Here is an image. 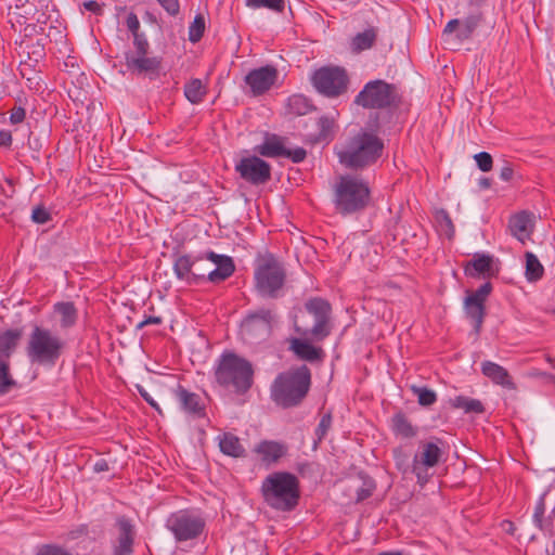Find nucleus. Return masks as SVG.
<instances>
[{
  "label": "nucleus",
  "instance_id": "nucleus-1",
  "mask_svg": "<svg viewBox=\"0 0 555 555\" xmlns=\"http://www.w3.org/2000/svg\"><path fill=\"white\" fill-rule=\"evenodd\" d=\"M384 149V141L376 133L361 129L337 149L336 155L344 167L357 171L375 165Z\"/></svg>",
  "mask_w": 555,
  "mask_h": 555
},
{
  "label": "nucleus",
  "instance_id": "nucleus-2",
  "mask_svg": "<svg viewBox=\"0 0 555 555\" xmlns=\"http://www.w3.org/2000/svg\"><path fill=\"white\" fill-rule=\"evenodd\" d=\"M311 387V371L300 365L280 373L271 386V399L284 409L299 405Z\"/></svg>",
  "mask_w": 555,
  "mask_h": 555
},
{
  "label": "nucleus",
  "instance_id": "nucleus-3",
  "mask_svg": "<svg viewBox=\"0 0 555 555\" xmlns=\"http://www.w3.org/2000/svg\"><path fill=\"white\" fill-rule=\"evenodd\" d=\"M260 491L266 504L280 512L295 509L300 499L299 480L288 472L269 474L262 480Z\"/></svg>",
  "mask_w": 555,
  "mask_h": 555
},
{
  "label": "nucleus",
  "instance_id": "nucleus-4",
  "mask_svg": "<svg viewBox=\"0 0 555 555\" xmlns=\"http://www.w3.org/2000/svg\"><path fill=\"white\" fill-rule=\"evenodd\" d=\"M371 201L369 183L351 175L339 177L334 186V205L338 214L348 216L364 210Z\"/></svg>",
  "mask_w": 555,
  "mask_h": 555
},
{
  "label": "nucleus",
  "instance_id": "nucleus-5",
  "mask_svg": "<svg viewBox=\"0 0 555 555\" xmlns=\"http://www.w3.org/2000/svg\"><path fill=\"white\" fill-rule=\"evenodd\" d=\"M65 347L66 343L59 335L35 325L28 337L26 353L33 364L53 367Z\"/></svg>",
  "mask_w": 555,
  "mask_h": 555
},
{
  "label": "nucleus",
  "instance_id": "nucleus-6",
  "mask_svg": "<svg viewBox=\"0 0 555 555\" xmlns=\"http://www.w3.org/2000/svg\"><path fill=\"white\" fill-rule=\"evenodd\" d=\"M253 375L250 362L233 352L222 353L215 371L217 383L233 388L237 393H244L251 387Z\"/></svg>",
  "mask_w": 555,
  "mask_h": 555
},
{
  "label": "nucleus",
  "instance_id": "nucleus-7",
  "mask_svg": "<svg viewBox=\"0 0 555 555\" xmlns=\"http://www.w3.org/2000/svg\"><path fill=\"white\" fill-rule=\"evenodd\" d=\"M255 288L263 298H279L286 281L283 263L272 254L259 258L255 268Z\"/></svg>",
  "mask_w": 555,
  "mask_h": 555
},
{
  "label": "nucleus",
  "instance_id": "nucleus-8",
  "mask_svg": "<svg viewBox=\"0 0 555 555\" xmlns=\"http://www.w3.org/2000/svg\"><path fill=\"white\" fill-rule=\"evenodd\" d=\"M165 528L177 543H183L199 539L205 532L206 520L198 509L183 508L168 515Z\"/></svg>",
  "mask_w": 555,
  "mask_h": 555
},
{
  "label": "nucleus",
  "instance_id": "nucleus-9",
  "mask_svg": "<svg viewBox=\"0 0 555 555\" xmlns=\"http://www.w3.org/2000/svg\"><path fill=\"white\" fill-rule=\"evenodd\" d=\"M353 102L366 109H384L398 106L401 95L396 85L375 79L364 85Z\"/></svg>",
  "mask_w": 555,
  "mask_h": 555
},
{
  "label": "nucleus",
  "instance_id": "nucleus-10",
  "mask_svg": "<svg viewBox=\"0 0 555 555\" xmlns=\"http://www.w3.org/2000/svg\"><path fill=\"white\" fill-rule=\"evenodd\" d=\"M193 268L194 272L202 275L198 280V285L206 281L215 284L221 283L230 278L235 271V266L231 257L218 255L214 251L195 255Z\"/></svg>",
  "mask_w": 555,
  "mask_h": 555
},
{
  "label": "nucleus",
  "instance_id": "nucleus-11",
  "mask_svg": "<svg viewBox=\"0 0 555 555\" xmlns=\"http://www.w3.org/2000/svg\"><path fill=\"white\" fill-rule=\"evenodd\" d=\"M312 86L326 98L344 94L349 85L347 70L339 66H323L312 74Z\"/></svg>",
  "mask_w": 555,
  "mask_h": 555
},
{
  "label": "nucleus",
  "instance_id": "nucleus-12",
  "mask_svg": "<svg viewBox=\"0 0 555 555\" xmlns=\"http://www.w3.org/2000/svg\"><path fill=\"white\" fill-rule=\"evenodd\" d=\"M306 311L313 318V326L306 332L317 341H323L333 331L332 306L321 297H312L305 304Z\"/></svg>",
  "mask_w": 555,
  "mask_h": 555
},
{
  "label": "nucleus",
  "instance_id": "nucleus-13",
  "mask_svg": "<svg viewBox=\"0 0 555 555\" xmlns=\"http://www.w3.org/2000/svg\"><path fill=\"white\" fill-rule=\"evenodd\" d=\"M491 292L492 284L490 282L483 283L474 292H466L464 312L470 321L476 335H479L481 332L486 317V301Z\"/></svg>",
  "mask_w": 555,
  "mask_h": 555
},
{
  "label": "nucleus",
  "instance_id": "nucleus-14",
  "mask_svg": "<svg viewBox=\"0 0 555 555\" xmlns=\"http://www.w3.org/2000/svg\"><path fill=\"white\" fill-rule=\"evenodd\" d=\"M274 314L269 309L249 313L242 323V334L251 344L266 340L271 332Z\"/></svg>",
  "mask_w": 555,
  "mask_h": 555
},
{
  "label": "nucleus",
  "instance_id": "nucleus-15",
  "mask_svg": "<svg viewBox=\"0 0 555 555\" xmlns=\"http://www.w3.org/2000/svg\"><path fill=\"white\" fill-rule=\"evenodd\" d=\"M240 177L253 185L267 183L271 179V166L258 156L243 157L235 164Z\"/></svg>",
  "mask_w": 555,
  "mask_h": 555
},
{
  "label": "nucleus",
  "instance_id": "nucleus-16",
  "mask_svg": "<svg viewBox=\"0 0 555 555\" xmlns=\"http://www.w3.org/2000/svg\"><path fill=\"white\" fill-rule=\"evenodd\" d=\"M125 65L132 75L155 80L162 74L163 59L160 56H149L147 54L134 55L131 51H128L125 53Z\"/></svg>",
  "mask_w": 555,
  "mask_h": 555
},
{
  "label": "nucleus",
  "instance_id": "nucleus-17",
  "mask_svg": "<svg viewBox=\"0 0 555 555\" xmlns=\"http://www.w3.org/2000/svg\"><path fill=\"white\" fill-rule=\"evenodd\" d=\"M279 77V70L273 65H266L251 69L244 78L254 96H259L268 92L275 83Z\"/></svg>",
  "mask_w": 555,
  "mask_h": 555
},
{
  "label": "nucleus",
  "instance_id": "nucleus-18",
  "mask_svg": "<svg viewBox=\"0 0 555 555\" xmlns=\"http://www.w3.org/2000/svg\"><path fill=\"white\" fill-rule=\"evenodd\" d=\"M49 0H16L14 7L10 5L9 17L12 26L15 27L17 24L24 28L27 24L33 23L36 9L48 8Z\"/></svg>",
  "mask_w": 555,
  "mask_h": 555
},
{
  "label": "nucleus",
  "instance_id": "nucleus-19",
  "mask_svg": "<svg viewBox=\"0 0 555 555\" xmlns=\"http://www.w3.org/2000/svg\"><path fill=\"white\" fill-rule=\"evenodd\" d=\"M115 526L118 529V537L113 544L112 555H132L134 543V526L126 516H119Z\"/></svg>",
  "mask_w": 555,
  "mask_h": 555
},
{
  "label": "nucleus",
  "instance_id": "nucleus-20",
  "mask_svg": "<svg viewBox=\"0 0 555 555\" xmlns=\"http://www.w3.org/2000/svg\"><path fill=\"white\" fill-rule=\"evenodd\" d=\"M194 256L192 254H172V270L177 280L185 283L186 285H198L201 274L194 272Z\"/></svg>",
  "mask_w": 555,
  "mask_h": 555
},
{
  "label": "nucleus",
  "instance_id": "nucleus-21",
  "mask_svg": "<svg viewBox=\"0 0 555 555\" xmlns=\"http://www.w3.org/2000/svg\"><path fill=\"white\" fill-rule=\"evenodd\" d=\"M254 452L259 456L261 463L271 466L286 455L287 447L280 441L262 440L254 448Z\"/></svg>",
  "mask_w": 555,
  "mask_h": 555
},
{
  "label": "nucleus",
  "instance_id": "nucleus-22",
  "mask_svg": "<svg viewBox=\"0 0 555 555\" xmlns=\"http://www.w3.org/2000/svg\"><path fill=\"white\" fill-rule=\"evenodd\" d=\"M175 397L185 413L192 414L195 417H203L205 415V406L197 393L191 392L179 385L175 389Z\"/></svg>",
  "mask_w": 555,
  "mask_h": 555
},
{
  "label": "nucleus",
  "instance_id": "nucleus-23",
  "mask_svg": "<svg viewBox=\"0 0 555 555\" xmlns=\"http://www.w3.org/2000/svg\"><path fill=\"white\" fill-rule=\"evenodd\" d=\"M439 443H441L439 439H437V441L422 442L420 452L413 457V463L425 466L426 468L435 467L440 462L443 454Z\"/></svg>",
  "mask_w": 555,
  "mask_h": 555
},
{
  "label": "nucleus",
  "instance_id": "nucleus-24",
  "mask_svg": "<svg viewBox=\"0 0 555 555\" xmlns=\"http://www.w3.org/2000/svg\"><path fill=\"white\" fill-rule=\"evenodd\" d=\"M481 373L496 385L509 390L516 389V385L508 371L495 362L489 360L483 361L481 363Z\"/></svg>",
  "mask_w": 555,
  "mask_h": 555
},
{
  "label": "nucleus",
  "instance_id": "nucleus-25",
  "mask_svg": "<svg viewBox=\"0 0 555 555\" xmlns=\"http://www.w3.org/2000/svg\"><path fill=\"white\" fill-rule=\"evenodd\" d=\"M492 269L493 257L488 254L476 253L473 259L465 266L464 272L469 278H477L479 275L489 278L494 274Z\"/></svg>",
  "mask_w": 555,
  "mask_h": 555
},
{
  "label": "nucleus",
  "instance_id": "nucleus-26",
  "mask_svg": "<svg viewBox=\"0 0 555 555\" xmlns=\"http://www.w3.org/2000/svg\"><path fill=\"white\" fill-rule=\"evenodd\" d=\"M291 350L300 359L308 362H317L322 360L324 351L321 347H315L311 343L294 338L291 343Z\"/></svg>",
  "mask_w": 555,
  "mask_h": 555
},
{
  "label": "nucleus",
  "instance_id": "nucleus-27",
  "mask_svg": "<svg viewBox=\"0 0 555 555\" xmlns=\"http://www.w3.org/2000/svg\"><path fill=\"white\" fill-rule=\"evenodd\" d=\"M55 17H57V13L54 8H51L50 4L48 8L36 9L33 23L27 24V26L24 28L25 36H31L34 33L39 34L40 28H44L50 25Z\"/></svg>",
  "mask_w": 555,
  "mask_h": 555
},
{
  "label": "nucleus",
  "instance_id": "nucleus-28",
  "mask_svg": "<svg viewBox=\"0 0 555 555\" xmlns=\"http://www.w3.org/2000/svg\"><path fill=\"white\" fill-rule=\"evenodd\" d=\"M508 228L513 236L525 243L531 234V218L526 211L519 212L511 218Z\"/></svg>",
  "mask_w": 555,
  "mask_h": 555
},
{
  "label": "nucleus",
  "instance_id": "nucleus-29",
  "mask_svg": "<svg viewBox=\"0 0 555 555\" xmlns=\"http://www.w3.org/2000/svg\"><path fill=\"white\" fill-rule=\"evenodd\" d=\"M53 310L60 315V327L68 330L76 325L78 310L72 301H59L53 305Z\"/></svg>",
  "mask_w": 555,
  "mask_h": 555
},
{
  "label": "nucleus",
  "instance_id": "nucleus-30",
  "mask_svg": "<svg viewBox=\"0 0 555 555\" xmlns=\"http://www.w3.org/2000/svg\"><path fill=\"white\" fill-rule=\"evenodd\" d=\"M220 451L228 456L242 457L245 455V448L237 436L232 433H223L218 436Z\"/></svg>",
  "mask_w": 555,
  "mask_h": 555
},
{
  "label": "nucleus",
  "instance_id": "nucleus-31",
  "mask_svg": "<svg viewBox=\"0 0 555 555\" xmlns=\"http://www.w3.org/2000/svg\"><path fill=\"white\" fill-rule=\"evenodd\" d=\"M285 150L282 139L275 134L255 147V152L264 157H284Z\"/></svg>",
  "mask_w": 555,
  "mask_h": 555
},
{
  "label": "nucleus",
  "instance_id": "nucleus-32",
  "mask_svg": "<svg viewBox=\"0 0 555 555\" xmlns=\"http://www.w3.org/2000/svg\"><path fill=\"white\" fill-rule=\"evenodd\" d=\"M319 132L315 137L310 139L311 143H328L335 135V119L328 116H322L318 120Z\"/></svg>",
  "mask_w": 555,
  "mask_h": 555
},
{
  "label": "nucleus",
  "instance_id": "nucleus-33",
  "mask_svg": "<svg viewBox=\"0 0 555 555\" xmlns=\"http://www.w3.org/2000/svg\"><path fill=\"white\" fill-rule=\"evenodd\" d=\"M314 109L310 99L304 94H293L287 100V111L296 116H304Z\"/></svg>",
  "mask_w": 555,
  "mask_h": 555
},
{
  "label": "nucleus",
  "instance_id": "nucleus-34",
  "mask_svg": "<svg viewBox=\"0 0 555 555\" xmlns=\"http://www.w3.org/2000/svg\"><path fill=\"white\" fill-rule=\"evenodd\" d=\"M44 42L41 39H38L36 42L30 41H22L20 47L23 50V53L26 54L27 59L25 61L30 62L35 66L39 64L46 56V48Z\"/></svg>",
  "mask_w": 555,
  "mask_h": 555
},
{
  "label": "nucleus",
  "instance_id": "nucleus-35",
  "mask_svg": "<svg viewBox=\"0 0 555 555\" xmlns=\"http://www.w3.org/2000/svg\"><path fill=\"white\" fill-rule=\"evenodd\" d=\"M450 405L454 409L463 410L466 414H482L485 412V406L480 400L465 396H456L450 399Z\"/></svg>",
  "mask_w": 555,
  "mask_h": 555
},
{
  "label": "nucleus",
  "instance_id": "nucleus-36",
  "mask_svg": "<svg viewBox=\"0 0 555 555\" xmlns=\"http://www.w3.org/2000/svg\"><path fill=\"white\" fill-rule=\"evenodd\" d=\"M392 430L397 436L402 438H413L417 434V429L411 424L403 413H397L392 420Z\"/></svg>",
  "mask_w": 555,
  "mask_h": 555
},
{
  "label": "nucleus",
  "instance_id": "nucleus-37",
  "mask_svg": "<svg viewBox=\"0 0 555 555\" xmlns=\"http://www.w3.org/2000/svg\"><path fill=\"white\" fill-rule=\"evenodd\" d=\"M36 67L37 66L28 61H21L18 65V72L21 76L26 79L27 87L30 90L38 91L41 88V77Z\"/></svg>",
  "mask_w": 555,
  "mask_h": 555
},
{
  "label": "nucleus",
  "instance_id": "nucleus-38",
  "mask_svg": "<svg viewBox=\"0 0 555 555\" xmlns=\"http://www.w3.org/2000/svg\"><path fill=\"white\" fill-rule=\"evenodd\" d=\"M22 337V330H8L0 334V358L9 357Z\"/></svg>",
  "mask_w": 555,
  "mask_h": 555
},
{
  "label": "nucleus",
  "instance_id": "nucleus-39",
  "mask_svg": "<svg viewBox=\"0 0 555 555\" xmlns=\"http://www.w3.org/2000/svg\"><path fill=\"white\" fill-rule=\"evenodd\" d=\"M483 21V14L480 11L470 13L464 21L463 26L459 29L456 38L459 40H466L470 38L472 34Z\"/></svg>",
  "mask_w": 555,
  "mask_h": 555
},
{
  "label": "nucleus",
  "instance_id": "nucleus-40",
  "mask_svg": "<svg viewBox=\"0 0 555 555\" xmlns=\"http://www.w3.org/2000/svg\"><path fill=\"white\" fill-rule=\"evenodd\" d=\"M525 257H526V271H525L526 279L529 282H537V281L541 280L543 276V273H544V268L541 264L538 257L531 251H527Z\"/></svg>",
  "mask_w": 555,
  "mask_h": 555
},
{
  "label": "nucleus",
  "instance_id": "nucleus-41",
  "mask_svg": "<svg viewBox=\"0 0 555 555\" xmlns=\"http://www.w3.org/2000/svg\"><path fill=\"white\" fill-rule=\"evenodd\" d=\"M377 38V30L370 27L362 33L356 35L352 40V47L357 51H364L373 47Z\"/></svg>",
  "mask_w": 555,
  "mask_h": 555
},
{
  "label": "nucleus",
  "instance_id": "nucleus-42",
  "mask_svg": "<svg viewBox=\"0 0 555 555\" xmlns=\"http://www.w3.org/2000/svg\"><path fill=\"white\" fill-rule=\"evenodd\" d=\"M206 94V88L201 79H192L184 86V95L192 104H198Z\"/></svg>",
  "mask_w": 555,
  "mask_h": 555
},
{
  "label": "nucleus",
  "instance_id": "nucleus-43",
  "mask_svg": "<svg viewBox=\"0 0 555 555\" xmlns=\"http://www.w3.org/2000/svg\"><path fill=\"white\" fill-rule=\"evenodd\" d=\"M16 386V382L10 373V364L0 360V397L9 393Z\"/></svg>",
  "mask_w": 555,
  "mask_h": 555
},
{
  "label": "nucleus",
  "instance_id": "nucleus-44",
  "mask_svg": "<svg viewBox=\"0 0 555 555\" xmlns=\"http://www.w3.org/2000/svg\"><path fill=\"white\" fill-rule=\"evenodd\" d=\"M360 479L362 483L356 490L357 502H362L369 499L370 496L373 495L376 489V483L373 478L369 477L367 475L360 474Z\"/></svg>",
  "mask_w": 555,
  "mask_h": 555
},
{
  "label": "nucleus",
  "instance_id": "nucleus-45",
  "mask_svg": "<svg viewBox=\"0 0 555 555\" xmlns=\"http://www.w3.org/2000/svg\"><path fill=\"white\" fill-rule=\"evenodd\" d=\"M411 390L422 406H430L437 401L436 392L427 387L412 386Z\"/></svg>",
  "mask_w": 555,
  "mask_h": 555
},
{
  "label": "nucleus",
  "instance_id": "nucleus-46",
  "mask_svg": "<svg viewBox=\"0 0 555 555\" xmlns=\"http://www.w3.org/2000/svg\"><path fill=\"white\" fill-rule=\"evenodd\" d=\"M40 35H43L50 41H62L64 38L62 23L55 17L50 25L44 28H40Z\"/></svg>",
  "mask_w": 555,
  "mask_h": 555
},
{
  "label": "nucleus",
  "instance_id": "nucleus-47",
  "mask_svg": "<svg viewBox=\"0 0 555 555\" xmlns=\"http://www.w3.org/2000/svg\"><path fill=\"white\" fill-rule=\"evenodd\" d=\"M332 414L325 413L321 420L319 425L317 426L314 430L315 439L313 441V449L315 450L319 444L322 442V440L326 437L330 428L332 427Z\"/></svg>",
  "mask_w": 555,
  "mask_h": 555
},
{
  "label": "nucleus",
  "instance_id": "nucleus-48",
  "mask_svg": "<svg viewBox=\"0 0 555 555\" xmlns=\"http://www.w3.org/2000/svg\"><path fill=\"white\" fill-rule=\"evenodd\" d=\"M204 31L205 18L202 14H197L189 26V40L192 43L198 42L203 38Z\"/></svg>",
  "mask_w": 555,
  "mask_h": 555
},
{
  "label": "nucleus",
  "instance_id": "nucleus-49",
  "mask_svg": "<svg viewBox=\"0 0 555 555\" xmlns=\"http://www.w3.org/2000/svg\"><path fill=\"white\" fill-rule=\"evenodd\" d=\"M245 3L251 9L266 8L278 13H282L285 8L284 0H245Z\"/></svg>",
  "mask_w": 555,
  "mask_h": 555
},
{
  "label": "nucleus",
  "instance_id": "nucleus-50",
  "mask_svg": "<svg viewBox=\"0 0 555 555\" xmlns=\"http://www.w3.org/2000/svg\"><path fill=\"white\" fill-rule=\"evenodd\" d=\"M436 220L448 238L451 240L454 236L455 229L449 212L444 209L438 210L436 214Z\"/></svg>",
  "mask_w": 555,
  "mask_h": 555
},
{
  "label": "nucleus",
  "instance_id": "nucleus-51",
  "mask_svg": "<svg viewBox=\"0 0 555 555\" xmlns=\"http://www.w3.org/2000/svg\"><path fill=\"white\" fill-rule=\"evenodd\" d=\"M35 555H73L65 547L55 544L47 543L37 547Z\"/></svg>",
  "mask_w": 555,
  "mask_h": 555
},
{
  "label": "nucleus",
  "instance_id": "nucleus-52",
  "mask_svg": "<svg viewBox=\"0 0 555 555\" xmlns=\"http://www.w3.org/2000/svg\"><path fill=\"white\" fill-rule=\"evenodd\" d=\"M133 47L135 49V51L132 52L134 55H143L149 53L150 43L147 41L146 36L143 33L134 34Z\"/></svg>",
  "mask_w": 555,
  "mask_h": 555
},
{
  "label": "nucleus",
  "instance_id": "nucleus-53",
  "mask_svg": "<svg viewBox=\"0 0 555 555\" xmlns=\"http://www.w3.org/2000/svg\"><path fill=\"white\" fill-rule=\"evenodd\" d=\"M155 1L171 17H177L181 12L180 0H155Z\"/></svg>",
  "mask_w": 555,
  "mask_h": 555
},
{
  "label": "nucleus",
  "instance_id": "nucleus-54",
  "mask_svg": "<svg viewBox=\"0 0 555 555\" xmlns=\"http://www.w3.org/2000/svg\"><path fill=\"white\" fill-rule=\"evenodd\" d=\"M478 168L483 171L488 172L492 169L493 166V159L492 156L487 152H480L474 156Z\"/></svg>",
  "mask_w": 555,
  "mask_h": 555
},
{
  "label": "nucleus",
  "instance_id": "nucleus-55",
  "mask_svg": "<svg viewBox=\"0 0 555 555\" xmlns=\"http://www.w3.org/2000/svg\"><path fill=\"white\" fill-rule=\"evenodd\" d=\"M31 220L38 224H44L51 220V215L43 206H37L33 209Z\"/></svg>",
  "mask_w": 555,
  "mask_h": 555
},
{
  "label": "nucleus",
  "instance_id": "nucleus-56",
  "mask_svg": "<svg viewBox=\"0 0 555 555\" xmlns=\"http://www.w3.org/2000/svg\"><path fill=\"white\" fill-rule=\"evenodd\" d=\"M392 455L397 468L404 472L408 467V454L402 450V448H396L392 451Z\"/></svg>",
  "mask_w": 555,
  "mask_h": 555
},
{
  "label": "nucleus",
  "instance_id": "nucleus-57",
  "mask_svg": "<svg viewBox=\"0 0 555 555\" xmlns=\"http://www.w3.org/2000/svg\"><path fill=\"white\" fill-rule=\"evenodd\" d=\"M284 157L289 158L293 163H301L307 156V152L304 147H296L294 150L286 149Z\"/></svg>",
  "mask_w": 555,
  "mask_h": 555
},
{
  "label": "nucleus",
  "instance_id": "nucleus-58",
  "mask_svg": "<svg viewBox=\"0 0 555 555\" xmlns=\"http://www.w3.org/2000/svg\"><path fill=\"white\" fill-rule=\"evenodd\" d=\"M26 117V111L22 106H14L10 111V122L12 125H18L25 120Z\"/></svg>",
  "mask_w": 555,
  "mask_h": 555
},
{
  "label": "nucleus",
  "instance_id": "nucleus-59",
  "mask_svg": "<svg viewBox=\"0 0 555 555\" xmlns=\"http://www.w3.org/2000/svg\"><path fill=\"white\" fill-rule=\"evenodd\" d=\"M427 469L428 468H426L425 466H422V465L413 463L412 472L415 474V476L417 478V482L421 486L425 485L428 481V479H429V475L427 473Z\"/></svg>",
  "mask_w": 555,
  "mask_h": 555
},
{
  "label": "nucleus",
  "instance_id": "nucleus-60",
  "mask_svg": "<svg viewBox=\"0 0 555 555\" xmlns=\"http://www.w3.org/2000/svg\"><path fill=\"white\" fill-rule=\"evenodd\" d=\"M126 25H127V28L129 29V31H131L132 36H134V34H139L140 21L135 13L130 12L128 14V16L126 18Z\"/></svg>",
  "mask_w": 555,
  "mask_h": 555
},
{
  "label": "nucleus",
  "instance_id": "nucleus-61",
  "mask_svg": "<svg viewBox=\"0 0 555 555\" xmlns=\"http://www.w3.org/2000/svg\"><path fill=\"white\" fill-rule=\"evenodd\" d=\"M82 8L89 12L94 13L95 15L103 14V4H100L99 2H96L94 0L83 1Z\"/></svg>",
  "mask_w": 555,
  "mask_h": 555
},
{
  "label": "nucleus",
  "instance_id": "nucleus-62",
  "mask_svg": "<svg viewBox=\"0 0 555 555\" xmlns=\"http://www.w3.org/2000/svg\"><path fill=\"white\" fill-rule=\"evenodd\" d=\"M528 375L530 377H533V378H541V379H544V380H547V382H554L555 380V376L551 373H546V372H543L541 370H538V369H532Z\"/></svg>",
  "mask_w": 555,
  "mask_h": 555
},
{
  "label": "nucleus",
  "instance_id": "nucleus-63",
  "mask_svg": "<svg viewBox=\"0 0 555 555\" xmlns=\"http://www.w3.org/2000/svg\"><path fill=\"white\" fill-rule=\"evenodd\" d=\"M12 133L10 130H0V147H11L12 145Z\"/></svg>",
  "mask_w": 555,
  "mask_h": 555
},
{
  "label": "nucleus",
  "instance_id": "nucleus-64",
  "mask_svg": "<svg viewBox=\"0 0 555 555\" xmlns=\"http://www.w3.org/2000/svg\"><path fill=\"white\" fill-rule=\"evenodd\" d=\"M460 24H461V22L457 18L450 20L447 23V25H446V27H444V29L442 31V35L443 36H449L451 34H453L460 27Z\"/></svg>",
  "mask_w": 555,
  "mask_h": 555
}]
</instances>
